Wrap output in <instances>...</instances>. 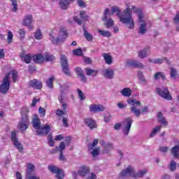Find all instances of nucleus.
<instances>
[{"instance_id":"nucleus-37","label":"nucleus","mask_w":179,"mask_h":179,"mask_svg":"<svg viewBox=\"0 0 179 179\" xmlns=\"http://www.w3.org/2000/svg\"><path fill=\"white\" fill-rule=\"evenodd\" d=\"M170 171H176L177 167V163L174 160H171L170 164L168 165Z\"/></svg>"},{"instance_id":"nucleus-14","label":"nucleus","mask_w":179,"mask_h":179,"mask_svg":"<svg viewBox=\"0 0 179 179\" xmlns=\"http://www.w3.org/2000/svg\"><path fill=\"white\" fill-rule=\"evenodd\" d=\"M78 174L80 177H82V178H85L90 174V169L89 166L85 165L81 166L80 169L78 171Z\"/></svg>"},{"instance_id":"nucleus-1","label":"nucleus","mask_w":179,"mask_h":179,"mask_svg":"<svg viewBox=\"0 0 179 179\" xmlns=\"http://www.w3.org/2000/svg\"><path fill=\"white\" fill-rule=\"evenodd\" d=\"M126 9L121 14V10L120 8L117 6H112L111 10L110 13V16H112L113 14L116 13V16H117L120 19V22L123 23V24H127L128 29H134L135 27V21H134V18L132 17V8L129 6V3H126Z\"/></svg>"},{"instance_id":"nucleus-43","label":"nucleus","mask_w":179,"mask_h":179,"mask_svg":"<svg viewBox=\"0 0 179 179\" xmlns=\"http://www.w3.org/2000/svg\"><path fill=\"white\" fill-rule=\"evenodd\" d=\"M146 173H148V169L139 171L136 174L135 173V178H136V177H138V178H142V177H143V176H145Z\"/></svg>"},{"instance_id":"nucleus-6","label":"nucleus","mask_w":179,"mask_h":179,"mask_svg":"<svg viewBox=\"0 0 179 179\" xmlns=\"http://www.w3.org/2000/svg\"><path fill=\"white\" fill-rule=\"evenodd\" d=\"M9 78H10V73H7L4 78L1 85L0 86V92L2 94H6L9 91V87H10V82H9Z\"/></svg>"},{"instance_id":"nucleus-51","label":"nucleus","mask_w":179,"mask_h":179,"mask_svg":"<svg viewBox=\"0 0 179 179\" xmlns=\"http://www.w3.org/2000/svg\"><path fill=\"white\" fill-rule=\"evenodd\" d=\"M10 75L11 73L12 76H13V82H17V71H11V73H9Z\"/></svg>"},{"instance_id":"nucleus-4","label":"nucleus","mask_w":179,"mask_h":179,"mask_svg":"<svg viewBox=\"0 0 179 179\" xmlns=\"http://www.w3.org/2000/svg\"><path fill=\"white\" fill-rule=\"evenodd\" d=\"M127 103L129 104V106H131L130 108V110L136 115V117H139L141 115V109H139L138 107H141V101L134 99H129L127 100Z\"/></svg>"},{"instance_id":"nucleus-13","label":"nucleus","mask_w":179,"mask_h":179,"mask_svg":"<svg viewBox=\"0 0 179 179\" xmlns=\"http://www.w3.org/2000/svg\"><path fill=\"white\" fill-rule=\"evenodd\" d=\"M123 122L124 124H126L123 129V134L126 136H128V135L129 134V131L131 130V127L132 126V122H134V121L131 117H127L124 120Z\"/></svg>"},{"instance_id":"nucleus-61","label":"nucleus","mask_w":179,"mask_h":179,"mask_svg":"<svg viewBox=\"0 0 179 179\" xmlns=\"http://www.w3.org/2000/svg\"><path fill=\"white\" fill-rule=\"evenodd\" d=\"M65 114H66L65 111L62 110L60 109L57 110L56 115H57L58 117H62V115H64Z\"/></svg>"},{"instance_id":"nucleus-34","label":"nucleus","mask_w":179,"mask_h":179,"mask_svg":"<svg viewBox=\"0 0 179 179\" xmlns=\"http://www.w3.org/2000/svg\"><path fill=\"white\" fill-rule=\"evenodd\" d=\"M11 2V10L12 12H14V13H16L17 12L18 8H17V0H10Z\"/></svg>"},{"instance_id":"nucleus-62","label":"nucleus","mask_w":179,"mask_h":179,"mask_svg":"<svg viewBox=\"0 0 179 179\" xmlns=\"http://www.w3.org/2000/svg\"><path fill=\"white\" fill-rule=\"evenodd\" d=\"M77 1H78V6L80 8H86V3H85L83 0H77Z\"/></svg>"},{"instance_id":"nucleus-29","label":"nucleus","mask_w":179,"mask_h":179,"mask_svg":"<svg viewBox=\"0 0 179 179\" xmlns=\"http://www.w3.org/2000/svg\"><path fill=\"white\" fill-rule=\"evenodd\" d=\"M157 117L159 122L162 124V125H167L168 122L166 121V118L163 117V113L162 112H158Z\"/></svg>"},{"instance_id":"nucleus-3","label":"nucleus","mask_w":179,"mask_h":179,"mask_svg":"<svg viewBox=\"0 0 179 179\" xmlns=\"http://www.w3.org/2000/svg\"><path fill=\"white\" fill-rule=\"evenodd\" d=\"M27 113H29V108H23L21 110L22 117L17 124V127L21 132H24L29 128V125H30V120H29Z\"/></svg>"},{"instance_id":"nucleus-7","label":"nucleus","mask_w":179,"mask_h":179,"mask_svg":"<svg viewBox=\"0 0 179 179\" xmlns=\"http://www.w3.org/2000/svg\"><path fill=\"white\" fill-rule=\"evenodd\" d=\"M60 64L62 66L63 72L67 76H71V72L69 71V66L68 65V59L65 55H60Z\"/></svg>"},{"instance_id":"nucleus-59","label":"nucleus","mask_w":179,"mask_h":179,"mask_svg":"<svg viewBox=\"0 0 179 179\" xmlns=\"http://www.w3.org/2000/svg\"><path fill=\"white\" fill-rule=\"evenodd\" d=\"M39 114H41V117H44L45 115V109L44 108L40 106L38 108Z\"/></svg>"},{"instance_id":"nucleus-41","label":"nucleus","mask_w":179,"mask_h":179,"mask_svg":"<svg viewBox=\"0 0 179 179\" xmlns=\"http://www.w3.org/2000/svg\"><path fill=\"white\" fill-rule=\"evenodd\" d=\"M34 37L36 40H41L43 39V33H41V30L38 29L34 34Z\"/></svg>"},{"instance_id":"nucleus-52","label":"nucleus","mask_w":179,"mask_h":179,"mask_svg":"<svg viewBox=\"0 0 179 179\" xmlns=\"http://www.w3.org/2000/svg\"><path fill=\"white\" fill-rule=\"evenodd\" d=\"M98 143H99V140L98 139H94L93 141L92 144H89L88 148L92 150V149H93V148H94V146H97Z\"/></svg>"},{"instance_id":"nucleus-31","label":"nucleus","mask_w":179,"mask_h":179,"mask_svg":"<svg viewBox=\"0 0 179 179\" xmlns=\"http://www.w3.org/2000/svg\"><path fill=\"white\" fill-rule=\"evenodd\" d=\"M44 61H46V62H50L51 61L55 60V57L52 55H50V53H45L43 55Z\"/></svg>"},{"instance_id":"nucleus-26","label":"nucleus","mask_w":179,"mask_h":179,"mask_svg":"<svg viewBox=\"0 0 179 179\" xmlns=\"http://www.w3.org/2000/svg\"><path fill=\"white\" fill-rule=\"evenodd\" d=\"M102 56L107 65H111V64H113V57L107 53H103Z\"/></svg>"},{"instance_id":"nucleus-23","label":"nucleus","mask_w":179,"mask_h":179,"mask_svg":"<svg viewBox=\"0 0 179 179\" xmlns=\"http://www.w3.org/2000/svg\"><path fill=\"white\" fill-rule=\"evenodd\" d=\"M122 96L124 97H131L132 96V90L131 88L125 87L120 91Z\"/></svg>"},{"instance_id":"nucleus-63","label":"nucleus","mask_w":179,"mask_h":179,"mask_svg":"<svg viewBox=\"0 0 179 179\" xmlns=\"http://www.w3.org/2000/svg\"><path fill=\"white\" fill-rule=\"evenodd\" d=\"M99 151V148H95L92 150V152L91 153H92L93 157H96V156H98Z\"/></svg>"},{"instance_id":"nucleus-11","label":"nucleus","mask_w":179,"mask_h":179,"mask_svg":"<svg viewBox=\"0 0 179 179\" xmlns=\"http://www.w3.org/2000/svg\"><path fill=\"white\" fill-rule=\"evenodd\" d=\"M11 141L13 142L14 146H15L20 152H23V145H22V143L19 142V138H17L16 131L11 132Z\"/></svg>"},{"instance_id":"nucleus-40","label":"nucleus","mask_w":179,"mask_h":179,"mask_svg":"<svg viewBox=\"0 0 179 179\" xmlns=\"http://www.w3.org/2000/svg\"><path fill=\"white\" fill-rule=\"evenodd\" d=\"M162 129V126H157L155 128L152 129V131L151 132L150 135V138H153L157 132H160V130Z\"/></svg>"},{"instance_id":"nucleus-64","label":"nucleus","mask_w":179,"mask_h":179,"mask_svg":"<svg viewBox=\"0 0 179 179\" xmlns=\"http://www.w3.org/2000/svg\"><path fill=\"white\" fill-rule=\"evenodd\" d=\"M173 22L176 24L179 23V12L176 14L175 17L173 18Z\"/></svg>"},{"instance_id":"nucleus-50","label":"nucleus","mask_w":179,"mask_h":179,"mask_svg":"<svg viewBox=\"0 0 179 179\" xmlns=\"http://www.w3.org/2000/svg\"><path fill=\"white\" fill-rule=\"evenodd\" d=\"M12 41H13V34L12 33V31H8V44H10V43H12Z\"/></svg>"},{"instance_id":"nucleus-55","label":"nucleus","mask_w":179,"mask_h":179,"mask_svg":"<svg viewBox=\"0 0 179 179\" xmlns=\"http://www.w3.org/2000/svg\"><path fill=\"white\" fill-rule=\"evenodd\" d=\"M111 150V149H114V145L111 143H108L105 145L104 150Z\"/></svg>"},{"instance_id":"nucleus-44","label":"nucleus","mask_w":179,"mask_h":179,"mask_svg":"<svg viewBox=\"0 0 179 179\" xmlns=\"http://www.w3.org/2000/svg\"><path fill=\"white\" fill-rule=\"evenodd\" d=\"M27 167V169L26 174L33 173V171H34V165L31 164H28Z\"/></svg>"},{"instance_id":"nucleus-45","label":"nucleus","mask_w":179,"mask_h":179,"mask_svg":"<svg viewBox=\"0 0 179 179\" xmlns=\"http://www.w3.org/2000/svg\"><path fill=\"white\" fill-rule=\"evenodd\" d=\"M77 93L78 94V97L80 100H81L82 101H83V100L86 99V96H85V94L82 90H80V89H77Z\"/></svg>"},{"instance_id":"nucleus-58","label":"nucleus","mask_w":179,"mask_h":179,"mask_svg":"<svg viewBox=\"0 0 179 179\" xmlns=\"http://www.w3.org/2000/svg\"><path fill=\"white\" fill-rule=\"evenodd\" d=\"M62 123H63V127H65L66 128H68V127H69V124H68V118L65 117H62Z\"/></svg>"},{"instance_id":"nucleus-49","label":"nucleus","mask_w":179,"mask_h":179,"mask_svg":"<svg viewBox=\"0 0 179 179\" xmlns=\"http://www.w3.org/2000/svg\"><path fill=\"white\" fill-rule=\"evenodd\" d=\"M26 179H40V177L34 176L33 173H26Z\"/></svg>"},{"instance_id":"nucleus-2","label":"nucleus","mask_w":179,"mask_h":179,"mask_svg":"<svg viewBox=\"0 0 179 179\" xmlns=\"http://www.w3.org/2000/svg\"><path fill=\"white\" fill-rule=\"evenodd\" d=\"M131 9L134 13L137 15L138 22H140L138 33V34L143 36V34H146V31H148V29L146 28L148 24L146 23V21L143 20V13H142V10L136 8L135 6H132Z\"/></svg>"},{"instance_id":"nucleus-9","label":"nucleus","mask_w":179,"mask_h":179,"mask_svg":"<svg viewBox=\"0 0 179 179\" xmlns=\"http://www.w3.org/2000/svg\"><path fill=\"white\" fill-rule=\"evenodd\" d=\"M48 169L52 174H56V178L62 179L64 178V171L54 165H48Z\"/></svg>"},{"instance_id":"nucleus-17","label":"nucleus","mask_w":179,"mask_h":179,"mask_svg":"<svg viewBox=\"0 0 179 179\" xmlns=\"http://www.w3.org/2000/svg\"><path fill=\"white\" fill-rule=\"evenodd\" d=\"M50 131H51V128L48 124H46L42 127H39L36 130L37 135H48V134H50Z\"/></svg>"},{"instance_id":"nucleus-5","label":"nucleus","mask_w":179,"mask_h":179,"mask_svg":"<svg viewBox=\"0 0 179 179\" xmlns=\"http://www.w3.org/2000/svg\"><path fill=\"white\" fill-rule=\"evenodd\" d=\"M68 37V33H66V30L65 28H61L59 32V36L57 38L50 35V40L53 44H58L59 43H64L66 38Z\"/></svg>"},{"instance_id":"nucleus-46","label":"nucleus","mask_w":179,"mask_h":179,"mask_svg":"<svg viewBox=\"0 0 179 179\" xmlns=\"http://www.w3.org/2000/svg\"><path fill=\"white\" fill-rule=\"evenodd\" d=\"M18 34L20 35V40H22V38H24V37H26V31H24V29H20L18 30Z\"/></svg>"},{"instance_id":"nucleus-15","label":"nucleus","mask_w":179,"mask_h":179,"mask_svg":"<svg viewBox=\"0 0 179 179\" xmlns=\"http://www.w3.org/2000/svg\"><path fill=\"white\" fill-rule=\"evenodd\" d=\"M110 10L106 8L104 12V18L103 20L106 21V26L108 28L113 27L114 26V21L110 18Z\"/></svg>"},{"instance_id":"nucleus-54","label":"nucleus","mask_w":179,"mask_h":179,"mask_svg":"<svg viewBox=\"0 0 179 179\" xmlns=\"http://www.w3.org/2000/svg\"><path fill=\"white\" fill-rule=\"evenodd\" d=\"M136 64V60H134L132 59L127 60V64L129 65V66H134Z\"/></svg>"},{"instance_id":"nucleus-32","label":"nucleus","mask_w":179,"mask_h":179,"mask_svg":"<svg viewBox=\"0 0 179 179\" xmlns=\"http://www.w3.org/2000/svg\"><path fill=\"white\" fill-rule=\"evenodd\" d=\"M54 80H55V77L54 76H52L50 78H48V80H46V85L48 87H49L50 89L54 88V85L52 84Z\"/></svg>"},{"instance_id":"nucleus-12","label":"nucleus","mask_w":179,"mask_h":179,"mask_svg":"<svg viewBox=\"0 0 179 179\" xmlns=\"http://www.w3.org/2000/svg\"><path fill=\"white\" fill-rule=\"evenodd\" d=\"M157 92L159 96L165 99L166 100H171V95H170V92H169V90L167 88H157Z\"/></svg>"},{"instance_id":"nucleus-28","label":"nucleus","mask_w":179,"mask_h":179,"mask_svg":"<svg viewBox=\"0 0 179 179\" xmlns=\"http://www.w3.org/2000/svg\"><path fill=\"white\" fill-rule=\"evenodd\" d=\"M171 155H173V157H175V159H179V147L178 146H173L171 149Z\"/></svg>"},{"instance_id":"nucleus-19","label":"nucleus","mask_w":179,"mask_h":179,"mask_svg":"<svg viewBox=\"0 0 179 179\" xmlns=\"http://www.w3.org/2000/svg\"><path fill=\"white\" fill-rule=\"evenodd\" d=\"M102 73L106 79H114V70L113 69H105L102 71Z\"/></svg>"},{"instance_id":"nucleus-24","label":"nucleus","mask_w":179,"mask_h":179,"mask_svg":"<svg viewBox=\"0 0 179 179\" xmlns=\"http://www.w3.org/2000/svg\"><path fill=\"white\" fill-rule=\"evenodd\" d=\"M64 91L60 92V94L58 97L59 103L62 104L63 110H66L68 108V105L66 103H64Z\"/></svg>"},{"instance_id":"nucleus-48","label":"nucleus","mask_w":179,"mask_h":179,"mask_svg":"<svg viewBox=\"0 0 179 179\" xmlns=\"http://www.w3.org/2000/svg\"><path fill=\"white\" fill-rule=\"evenodd\" d=\"M80 17L83 20H89V16L87 15H86V12H85V11L80 12Z\"/></svg>"},{"instance_id":"nucleus-25","label":"nucleus","mask_w":179,"mask_h":179,"mask_svg":"<svg viewBox=\"0 0 179 179\" xmlns=\"http://www.w3.org/2000/svg\"><path fill=\"white\" fill-rule=\"evenodd\" d=\"M85 73L87 76H97V74L99 73V71L92 69L90 68L85 69Z\"/></svg>"},{"instance_id":"nucleus-35","label":"nucleus","mask_w":179,"mask_h":179,"mask_svg":"<svg viewBox=\"0 0 179 179\" xmlns=\"http://www.w3.org/2000/svg\"><path fill=\"white\" fill-rule=\"evenodd\" d=\"M160 78L162 79V80H166V76L162 72H157L154 75V78L155 80H159Z\"/></svg>"},{"instance_id":"nucleus-20","label":"nucleus","mask_w":179,"mask_h":179,"mask_svg":"<svg viewBox=\"0 0 179 179\" xmlns=\"http://www.w3.org/2000/svg\"><path fill=\"white\" fill-rule=\"evenodd\" d=\"M90 111L91 113H99L100 111H104V106L103 105L92 104L90 106Z\"/></svg>"},{"instance_id":"nucleus-30","label":"nucleus","mask_w":179,"mask_h":179,"mask_svg":"<svg viewBox=\"0 0 179 179\" xmlns=\"http://www.w3.org/2000/svg\"><path fill=\"white\" fill-rule=\"evenodd\" d=\"M83 31H84V37H85L86 40L88 41H93V36L90 34V33H88L86 30V28H85V26L83 27Z\"/></svg>"},{"instance_id":"nucleus-38","label":"nucleus","mask_w":179,"mask_h":179,"mask_svg":"<svg viewBox=\"0 0 179 179\" xmlns=\"http://www.w3.org/2000/svg\"><path fill=\"white\" fill-rule=\"evenodd\" d=\"M177 75H178V72L177 71V69H176L175 68H171L170 76L171 79H176V78H177Z\"/></svg>"},{"instance_id":"nucleus-47","label":"nucleus","mask_w":179,"mask_h":179,"mask_svg":"<svg viewBox=\"0 0 179 179\" xmlns=\"http://www.w3.org/2000/svg\"><path fill=\"white\" fill-rule=\"evenodd\" d=\"M66 145L64 141H62L60 143L59 147H56V150H59L60 152H64V150L65 149Z\"/></svg>"},{"instance_id":"nucleus-60","label":"nucleus","mask_w":179,"mask_h":179,"mask_svg":"<svg viewBox=\"0 0 179 179\" xmlns=\"http://www.w3.org/2000/svg\"><path fill=\"white\" fill-rule=\"evenodd\" d=\"M76 72L78 75V76H81L82 75H83V70H82V69L77 67L76 69Z\"/></svg>"},{"instance_id":"nucleus-36","label":"nucleus","mask_w":179,"mask_h":179,"mask_svg":"<svg viewBox=\"0 0 179 179\" xmlns=\"http://www.w3.org/2000/svg\"><path fill=\"white\" fill-rule=\"evenodd\" d=\"M59 6L62 9H68L69 1L68 0H60Z\"/></svg>"},{"instance_id":"nucleus-22","label":"nucleus","mask_w":179,"mask_h":179,"mask_svg":"<svg viewBox=\"0 0 179 179\" xmlns=\"http://www.w3.org/2000/svg\"><path fill=\"white\" fill-rule=\"evenodd\" d=\"M32 59L35 64H43L44 62V56L41 54L35 55L32 57Z\"/></svg>"},{"instance_id":"nucleus-27","label":"nucleus","mask_w":179,"mask_h":179,"mask_svg":"<svg viewBox=\"0 0 179 179\" xmlns=\"http://www.w3.org/2000/svg\"><path fill=\"white\" fill-rule=\"evenodd\" d=\"M20 57L21 58V59L24 60V62H25V64H30V62H31V55H30V54H27L25 55L21 54L20 55Z\"/></svg>"},{"instance_id":"nucleus-8","label":"nucleus","mask_w":179,"mask_h":179,"mask_svg":"<svg viewBox=\"0 0 179 179\" xmlns=\"http://www.w3.org/2000/svg\"><path fill=\"white\" fill-rule=\"evenodd\" d=\"M135 169L130 165L128 166L127 169L123 170L120 173V177L121 178H127V177H134L135 178Z\"/></svg>"},{"instance_id":"nucleus-33","label":"nucleus","mask_w":179,"mask_h":179,"mask_svg":"<svg viewBox=\"0 0 179 179\" xmlns=\"http://www.w3.org/2000/svg\"><path fill=\"white\" fill-rule=\"evenodd\" d=\"M138 55L139 58H146V57H148V49L145 48L141 50H139L138 52Z\"/></svg>"},{"instance_id":"nucleus-57","label":"nucleus","mask_w":179,"mask_h":179,"mask_svg":"<svg viewBox=\"0 0 179 179\" xmlns=\"http://www.w3.org/2000/svg\"><path fill=\"white\" fill-rule=\"evenodd\" d=\"M87 178L86 179H96L97 178V176H96V174L93 172H92L91 173H89L88 175H87Z\"/></svg>"},{"instance_id":"nucleus-39","label":"nucleus","mask_w":179,"mask_h":179,"mask_svg":"<svg viewBox=\"0 0 179 179\" xmlns=\"http://www.w3.org/2000/svg\"><path fill=\"white\" fill-rule=\"evenodd\" d=\"M162 129V126H157L155 128L152 129V131L151 132L150 135V138H153L157 132H160V130Z\"/></svg>"},{"instance_id":"nucleus-42","label":"nucleus","mask_w":179,"mask_h":179,"mask_svg":"<svg viewBox=\"0 0 179 179\" xmlns=\"http://www.w3.org/2000/svg\"><path fill=\"white\" fill-rule=\"evenodd\" d=\"M98 33L101 34L103 37H111V32L101 29L98 30Z\"/></svg>"},{"instance_id":"nucleus-16","label":"nucleus","mask_w":179,"mask_h":179,"mask_svg":"<svg viewBox=\"0 0 179 179\" xmlns=\"http://www.w3.org/2000/svg\"><path fill=\"white\" fill-rule=\"evenodd\" d=\"M84 123L87 127H89L90 129H94V128H97V123H96L94 120L90 117L85 118Z\"/></svg>"},{"instance_id":"nucleus-53","label":"nucleus","mask_w":179,"mask_h":179,"mask_svg":"<svg viewBox=\"0 0 179 179\" xmlns=\"http://www.w3.org/2000/svg\"><path fill=\"white\" fill-rule=\"evenodd\" d=\"M73 52L74 55H78V57L82 56L83 54L82 49L80 48L73 50Z\"/></svg>"},{"instance_id":"nucleus-56","label":"nucleus","mask_w":179,"mask_h":179,"mask_svg":"<svg viewBox=\"0 0 179 179\" xmlns=\"http://www.w3.org/2000/svg\"><path fill=\"white\" fill-rule=\"evenodd\" d=\"M138 79H140V80L141 82H146V80L145 79V77L143 76V72H142V71L138 72Z\"/></svg>"},{"instance_id":"nucleus-10","label":"nucleus","mask_w":179,"mask_h":179,"mask_svg":"<svg viewBox=\"0 0 179 179\" xmlns=\"http://www.w3.org/2000/svg\"><path fill=\"white\" fill-rule=\"evenodd\" d=\"M33 23V15L27 14L24 15L22 20V26H25L28 28L29 30H33L34 27L31 25Z\"/></svg>"},{"instance_id":"nucleus-21","label":"nucleus","mask_w":179,"mask_h":179,"mask_svg":"<svg viewBox=\"0 0 179 179\" xmlns=\"http://www.w3.org/2000/svg\"><path fill=\"white\" fill-rule=\"evenodd\" d=\"M32 125L34 129L38 130L40 128L41 125V121L40 120L38 115H34V118L32 119Z\"/></svg>"},{"instance_id":"nucleus-18","label":"nucleus","mask_w":179,"mask_h":179,"mask_svg":"<svg viewBox=\"0 0 179 179\" xmlns=\"http://www.w3.org/2000/svg\"><path fill=\"white\" fill-rule=\"evenodd\" d=\"M29 85L30 87H33V89H36L37 90H41L43 88V83L38 80H32L29 82Z\"/></svg>"}]
</instances>
